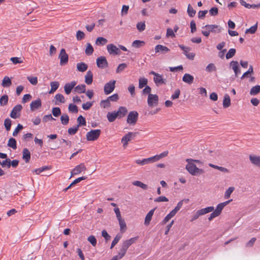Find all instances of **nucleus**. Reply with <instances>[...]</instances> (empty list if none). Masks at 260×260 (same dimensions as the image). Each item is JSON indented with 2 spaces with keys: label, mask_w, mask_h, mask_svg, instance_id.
Wrapping results in <instances>:
<instances>
[{
  "label": "nucleus",
  "mask_w": 260,
  "mask_h": 260,
  "mask_svg": "<svg viewBox=\"0 0 260 260\" xmlns=\"http://www.w3.org/2000/svg\"><path fill=\"white\" fill-rule=\"evenodd\" d=\"M51 89L49 93L50 94L54 93L58 88L59 83L58 81H53L50 83Z\"/></svg>",
  "instance_id": "obj_32"
},
{
  "label": "nucleus",
  "mask_w": 260,
  "mask_h": 260,
  "mask_svg": "<svg viewBox=\"0 0 260 260\" xmlns=\"http://www.w3.org/2000/svg\"><path fill=\"white\" fill-rule=\"evenodd\" d=\"M153 80L157 86L165 84L164 79L162 78V75L159 74L156 76L154 77Z\"/></svg>",
  "instance_id": "obj_24"
},
{
  "label": "nucleus",
  "mask_w": 260,
  "mask_h": 260,
  "mask_svg": "<svg viewBox=\"0 0 260 260\" xmlns=\"http://www.w3.org/2000/svg\"><path fill=\"white\" fill-rule=\"evenodd\" d=\"M204 30L202 31V34L205 37H209L210 32L214 34L220 33L222 28L218 25L216 24H207L202 27Z\"/></svg>",
  "instance_id": "obj_1"
},
{
  "label": "nucleus",
  "mask_w": 260,
  "mask_h": 260,
  "mask_svg": "<svg viewBox=\"0 0 260 260\" xmlns=\"http://www.w3.org/2000/svg\"><path fill=\"white\" fill-rule=\"evenodd\" d=\"M52 113L54 117H58L61 114V110L59 107H54L52 108Z\"/></svg>",
  "instance_id": "obj_53"
},
{
  "label": "nucleus",
  "mask_w": 260,
  "mask_h": 260,
  "mask_svg": "<svg viewBox=\"0 0 260 260\" xmlns=\"http://www.w3.org/2000/svg\"><path fill=\"white\" fill-rule=\"evenodd\" d=\"M145 43L143 41H141L140 40H135L132 43V47L135 48H140L144 45Z\"/></svg>",
  "instance_id": "obj_47"
},
{
  "label": "nucleus",
  "mask_w": 260,
  "mask_h": 260,
  "mask_svg": "<svg viewBox=\"0 0 260 260\" xmlns=\"http://www.w3.org/2000/svg\"><path fill=\"white\" fill-rule=\"evenodd\" d=\"M60 120L63 125H67L69 122V117L67 114H63L60 117Z\"/></svg>",
  "instance_id": "obj_44"
},
{
  "label": "nucleus",
  "mask_w": 260,
  "mask_h": 260,
  "mask_svg": "<svg viewBox=\"0 0 260 260\" xmlns=\"http://www.w3.org/2000/svg\"><path fill=\"white\" fill-rule=\"evenodd\" d=\"M120 238H121V236L118 235H117L115 237V238H114V240H113V241L111 243V245L110 247L111 249L113 248L114 247V246L117 244V243L120 240Z\"/></svg>",
  "instance_id": "obj_64"
},
{
  "label": "nucleus",
  "mask_w": 260,
  "mask_h": 260,
  "mask_svg": "<svg viewBox=\"0 0 260 260\" xmlns=\"http://www.w3.org/2000/svg\"><path fill=\"white\" fill-rule=\"evenodd\" d=\"M100 106L104 108H108L111 106L110 102L108 98L106 100H102L100 103Z\"/></svg>",
  "instance_id": "obj_45"
},
{
  "label": "nucleus",
  "mask_w": 260,
  "mask_h": 260,
  "mask_svg": "<svg viewBox=\"0 0 260 260\" xmlns=\"http://www.w3.org/2000/svg\"><path fill=\"white\" fill-rule=\"evenodd\" d=\"M69 111L73 113H77L78 112V107L76 105L70 104L69 105Z\"/></svg>",
  "instance_id": "obj_50"
},
{
  "label": "nucleus",
  "mask_w": 260,
  "mask_h": 260,
  "mask_svg": "<svg viewBox=\"0 0 260 260\" xmlns=\"http://www.w3.org/2000/svg\"><path fill=\"white\" fill-rule=\"evenodd\" d=\"M88 66L84 62H81L77 64V69L78 71L83 72L87 70Z\"/></svg>",
  "instance_id": "obj_31"
},
{
  "label": "nucleus",
  "mask_w": 260,
  "mask_h": 260,
  "mask_svg": "<svg viewBox=\"0 0 260 260\" xmlns=\"http://www.w3.org/2000/svg\"><path fill=\"white\" fill-rule=\"evenodd\" d=\"M60 59V64L61 66L67 64L69 60V56L66 52L64 49H61L58 56Z\"/></svg>",
  "instance_id": "obj_8"
},
{
  "label": "nucleus",
  "mask_w": 260,
  "mask_h": 260,
  "mask_svg": "<svg viewBox=\"0 0 260 260\" xmlns=\"http://www.w3.org/2000/svg\"><path fill=\"white\" fill-rule=\"evenodd\" d=\"M86 170V167L83 164H80L77 166L72 171L71 177L74 175L80 174L83 171Z\"/></svg>",
  "instance_id": "obj_12"
},
{
  "label": "nucleus",
  "mask_w": 260,
  "mask_h": 260,
  "mask_svg": "<svg viewBox=\"0 0 260 260\" xmlns=\"http://www.w3.org/2000/svg\"><path fill=\"white\" fill-rule=\"evenodd\" d=\"M187 12L189 17H193L196 13V11L193 9L190 4H188Z\"/></svg>",
  "instance_id": "obj_43"
},
{
  "label": "nucleus",
  "mask_w": 260,
  "mask_h": 260,
  "mask_svg": "<svg viewBox=\"0 0 260 260\" xmlns=\"http://www.w3.org/2000/svg\"><path fill=\"white\" fill-rule=\"evenodd\" d=\"M54 98L56 100L55 105H59L60 103H65L64 97L60 93L56 94Z\"/></svg>",
  "instance_id": "obj_30"
},
{
  "label": "nucleus",
  "mask_w": 260,
  "mask_h": 260,
  "mask_svg": "<svg viewBox=\"0 0 260 260\" xmlns=\"http://www.w3.org/2000/svg\"><path fill=\"white\" fill-rule=\"evenodd\" d=\"M132 184L135 186H139L145 190L147 189L148 188L147 185L142 183L140 181H135L133 182Z\"/></svg>",
  "instance_id": "obj_41"
},
{
  "label": "nucleus",
  "mask_w": 260,
  "mask_h": 260,
  "mask_svg": "<svg viewBox=\"0 0 260 260\" xmlns=\"http://www.w3.org/2000/svg\"><path fill=\"white\" fill-rule=\"evenodd\" d=\"M148 83L147 79L145 78H140L139 79V88L141 89L144 86H147Z\"/></svg>",
  "instance_id": "obj_42"
},
{
  "label": "nucleus",
  "mask_w": 260,
  "mask_h": 260,
  "mask_svg": "<svg viewBox=\"0 0 260 260\" xmlns=\"http://www.w3.org/2000/svg\"><path fill=\"white\" fill-rule=\"evenodd\" d=\"M101 133V129H92L88 132L86 134V139L89 141H94L97 140Z\"/></svg>",
  "instance_id": "obj_3"
},
{
  "label": "nucleus",
  "mask_w": 260,
  "mask_h": 260,
  "mask_svg": "<svg viewBox=\"0 0 260 260\" xmlns=\"http://www.w3.org/2000/svg\"><path fill=\"white\" fill-rule=\"evenodd\" d=\"M231 105V99L228 94H225L224 95L223 100V107L224 108H227Z\"/></svg>",
  "instance_id": "obj_27"
},
{
  "label": "nucleus",
  "mask_w": 260,
  "mask_h": 260,
  "mask_svg": "<svg viewBox=\"0 0 260 260\" xmlns=\"http://www.w3.org/2000/svg\"><path fill=\"white\" fill-rule=\"evenodd\" d=\"M85 37V34L84 32L78 30L76 33V38L78 41H81L83 40Z\"/></svg>",
  "instance_id": "obj_62"
},
{
  "label": "nucleus",
  "mask_w": 260,
  "mask_h": 260,
  "mask_svg": "<svg viewBox=\"0 0 260 260\" xmlns=\"http://www.w3.org/2000/svg\"><path fill=\"white\" fill-rule=\"evenodd\" d=\"M87 240L88 242H89L92 246H95L96 244L97 241L95 237L93 235L89 236Z\"/></svg>",
  "instance_id": "obj_60"
},
{
  "label": "nucleus",
  "mask_w": 260,
  "mask_h": 260,
  "mask_svg": "<svg viewBox=\"0 0 260 260\" xmlns=\"http://www.w3.org/2000/svg\"><path fill=\"white\" fill-rule=\"evenodd\" d=\"M236 52V50L234 48L230 49L228 52L226 54L225 57L227 59L233 57Z\"/></svg>",
  "instance_id": "obj_48"
},
{
  "label": "nucleus",
  "mask_w": 260,
  "mask_h": 260,
  "mask_svg": "<svg viewBox=\"0 0 260 260\" xmlns=\"http://www.w3.org/2000/svg\"><path fill=\"white\" fill-rule=\"evenodd\" d=\"M108 42V40L104 37H98L95 41V44L98 46H104Z\"/></svg>",
  "instance_id": "obj_35"
},
{
  "label": "nucleus",
  "mask_w": 260,
  "mask_h": 260,
  "mask_svg": "<svg viewBox=\"0 0 260 260\" xmlns=\"http://www.w3.org/2000/svg\"><path fill=\"white\" fill-rule=\"evenodd\" d=\"M168 153L169 152L168 151H166L162 152L160 154L154 155L156 161H158V160H159L160 159H161L163 157L167 156L168 154Z\"/></svg>",
  "instance_id": "obj_59"
},
{
  "label": "nucleus",
  "mask_w": 260,
  "mask_h": 260,
  "mask_svg": "<svg viewBox=\"0 0 260 260\" xmlns=\"http://www.w3.org/2000/svg\"><path fill=\"white\" fill-rule=\"evenodd\" d=\"M148 105L149 107H152L158 105V96L156 94H149L147 100Z\"/></svg>",
  "instance_id": "obj_7"
},
{
  "label": "nucleus",
  "mask_w": 260,
  "mask_h": 260,
  "mask_svg": "<svg viewBox=\"0 0 260 260\" xmlns=\"http://www.w3.org/2000/svg\"><path fill=\"white\" fill-rule=\"evenodd\" d=\"M42 106V102L40 99H38L35 101H33L30 104V110L32 111H35L41 108Z\"/></svg>",
  "instance_id": "obj_16"
},
{
  "label": "nucleus",
  "mask_w": 260,
  "mask_h": 260,
  "mask_svg": "<svg viewBox=\"0 0 260 260\" xmlns=\"http://www.w3.org/2000/svg\"><path fill=\"white\" fill-rule=\"evenodd\" d=\"M193 76L187 73L185 74L182 78V81L188 84H192L193 82Z\"/></svg>",
  "instance_id": "obj_20"
},
{
  "label": "nucleus",
  "mask_w": 260,
  "mask_h": 260,
  "mask_svg": "<svg viewBox=\"0 0 260 260\" xmlns=\"http://www.w3.org/2000/svg\"><path fill=\"white\" fill-rule=\"evenodd\" d=\"M96 65L99 68L104 69L107 67L108 63L105 56H100L96 59Z\"/></svg>",
  "instance_id": "obj_10"
},
{
  "label": "nucleus",
  "mask_w": 260,
  "mask_h": 260,
  "mask_svg": "<svg viewBox=\"0 0 260 260\" xmlns=\"http://www.w3.org/2000/svg\"><path fill=\"white\" fill-rule=\"evenodd\" d=\"M22 158L27 163L30 159V153L27 148H24L22 151Z\"/></svg>",
  "instance_id": "obj_21"
},
{
  "label": "nucleus",
  "mask_w": 260,
  "mask_h": 260,
  "mask_svg": "<svg viewBox=\"0 0 260 260\" xmlns=\"http://www.w3.org/2000/svg\"><path fill=\"white\" fill-rule=\"evenodd\" d=\"M230 66L234 71L235 76L237 77L241 73L238 62L237 61H232L230 63Z\"/></svg>",
  "instance_id": "obj_13"
},
{
  "label": "nucleus",
  "mask_w": 260,
  "mask_h": 260,
  "mask_svg": "<svg viewBox=\"0 0 260 260\" xmlns=\"http://www.w3.org/2000/svg\"><path fill=\"white\" fill-rule=\"evenodd\" d=\"M76 84L77 82L75 81H72L70 83H66L64 86V89L66 93L67 94H69Z\"/></svg>",
  "instance_id": "obj_18"
},
{
  "label": "nucleus",
  "mask_w": 260,
  "mask_h": 260,
  "mask_svg": "<svg viewBox=\"0 0 260 260\" xmlns=\"http://www.w3.org/2000/svg\"><path fill=\"white\" fill-rule=\"evenodd\" d=\"M115 80H111L105 84L104 88V92L106 95L111 93L115 87Z\"/></svg>",
  "instance_id": "obj_6"
},
{
  "label": "nucleus",
  "mask_w": 260,
  "mask_h": 260,
  "mask_svg": "<svg viewBox=\"0 0 260 260\" xmlns=\"http://www.w3.org/2000/svg\"><path fill=\"white\" fill-rule=\"evenodd\" d=\"M138 134L137 132H129L123 137L121 139V142L123 143V146L125 147L127 145L128 142L134 139Z\"/></svg>",
  "instance_id": "obj_4"
},
{
  "label": "nucleus",
  "mask_w": 260,
  "mask_h": 260,
  "mask_svg": "<svg viewBox=\"0 0 260 260\" xmlns=\"http://www.w3.org/2000/svg\"><path fill=\"white\" fill-rule=\"evenodd\" d=\"M127 112V109L125 107H120L118 110L116 112L119 118L124 117Z\"/></svg>",
  "instance_id": "obj_26"
},
{
  "label": "nucleus",
  "mask_w": 260,
  "mask_h": 260,
  "mask_svg": "<svg viewBox=\"0 0 260 260\" xmlns=\"http://www.w3.org/2000/svg\"><path fill=\"white\" fill-rule=\"evenodd\" d=\"M119 224L120 225V231H125L126 228V225L124 220L122 218L119 219L118 220Z\"/></svg>",
  "instance_id": "obj_51"
},
{
  "label": "nucleus",
  "mask_w": 260,
  "mask_h": 260,
  "mask_svg": "<svg viewBox=\"0 0 260 260\" xmlns=\"http://www.w3.org/2000/svg\"><path fill=\"white\" fill-rule=\"evenodd\" d=\"M74 91L79 93H85L86 91V86L84 84L78 85L75 87Z\"/></svg>",
  "instance_id": "obj_34"
},
{
  "label": "nucleus",
  "mask_w": 260,
  "mask_h": 260,
  "mask_svg": "<svg viewBox=\"0 0 260 260\" xmlns=\"http://www.w3.org/2000/svg\"><path fill=\"white\" fill-rule=\"evenodd\" d=\"M155 209H153L151 210L146 215L145 218L144 224L146 225H148L150 224V221L152 219V217L153 215Z\"/></svg>",
  "instance_id": "obj_25"
},
{
  "label": "nucleus",
  "mask_w": 260,
  "mask_h": 260,
  "mask_svg": "<svg viewBox=\"0 0 260 260\" xmlns=\"http://www.w3.org/2000/svg\"><path fill=\"white\" fill-rule=\"evenodd\" d=\"M137 28L139 31H142L145 29V22H138L137 24Z\"/></svg>",
  "instance_id": "obj_63"
},
{
  "label": "nucleus",
  "mask_w": 260,
  "mask_h": 260,
  "mask_svg": "<svg viewBox=\"0 0 260 260\" xmlns=\"http://www.w3.org/2000/svg\"><path fill=\"white\" fill-rule=\"evenodd\" d=\"M249 157L252 164L260 167V156L250 155Z\"/></svg>",
  "instance_id": "obj_22"
},
{
  "label": "nucleus",
  "mask_w": 260,
  "mask_h": 260,
  "mask_svg": "<svg viewBox=\"0 0 260 260\" xmlns=\"http://www.w3.org/2000/svg\"><path fill=\"white\" fill-rule=\"evenodd\" d=\"M107 49L110 54L120 55L121 53L119 49L113 44L108 45Z\"/></svg>",
  "instance_id": "obj_11"
},
{
  "label": "nucleus",
  "mask_w": 260,
  "mask_h": 260,
  "mask_svg": "<svg viewBox=\"0 0 260 260\" xmlns=\"http://www.w3.org/2000/svg\"><path fill=\"white\" fill-rule=\"evenodd\" d=\"M22 109V107L21 105H16L12 109L11 113L10 116L11 118L13 119H16L19 117L20 115V112Z\"/></svg>",
  "instance_id": "obj_9"
},
{
  "label": "nucleus",
  "mask_w": 260,
  "mask_h": 260,
  "mask_svg": "<svg viewBox=\"0 0 260 260\" xmlns=\"http://www.w3.org/2000/svg\"><path fill=\"white\" fill-rule=\"evenodd\" d=\"M232 201V200H229V201H225L223 203H220L219 204L215 210H214L218 215H220L221 213V211L223 209V208L226 206L231 201Z\"/></svg>",
  "instance_id": "obj_19"
},
{
  "label": "nucleus",
  "mask_w": 260,
  "mask_h": 260,
  "mask_svg": "<svg viewBox=\"0 0 260 260\" xmlns=\"http://www.w3.org/2000/svg\"><path fill=\"white\" fill-rule=\"evenodd\" d=\"M138 239V237L131 238L128 240L123 241L121 245L127 250L130 246H131L133 244L135 243L137 241Z\"/></svg>",
  "instance_id": "obj_15"
},
{
  "label": "nucleus",
  "mask_w": 260,
  "mask_h": 260,
  "mask_svg": "<svg viewBox=\"0 0 260 260\" xmlns=\"http://www.w3.org/2000/svg\"><path fill=\"white\" fill-rule=\"evenodd\" d=\"M117 114V113H116L115 111L113 112H108L107 115L108 121L110 122L114 121L117 118H118Z\"/></svg>",
  "instance_id": "obj_29"
},
{
  "label": "nucleus",
  "mask_w": 260,
  "mask_h": 260,
  "mask_svg": "<svg viewBox=\"0 0 260 260\" xmlns=\"http://www.w3.org/2000/svg\"><path fill=\"white\" fill-rule=\"evenodd\" d=\"M93 51L94 49L91 44L89 43H87V46L85 51V54L87 55H90L93 53Z\"/></svg>",
  "instance_id": "obj_40"
},
{
  "label": "nucleus",
  "mask_w": 260,
  "mask_h": 260,
  "mask_svg": "<svg viewBox=\"0 0 260 260\" xmlns=\"http://www.w3.org/2000/svg\"><path fill=\"white\" fill-rule=\"evenodd\" d=\"M193 159H187L186 161L188 164L186 166V169L192 175L197 176L201 175L204 173L202 169L197 168L196 165L193 162Z\"/></svg>",
  "instance_id": "obj_2"
},
{
  "label": "nucleus",
  "mask_w": 260,
  "mask_h": 260,
  "mask_svg": "<svg viewBox=\"0 0 260 260\" xmlns=\"http://www.w3.org/2000/svg\"><path fill=\"white\" fill-rule=\"evenodd\" d=\"M170 51V49L166 46L162 45H157L155 47V53H159L161 54H166Z\"/></svg>",
  "instance_id": "obj_17"
},
{
  "label": "nucleus",
  "mask_w": 260,
  "mask_h": 260,
  "mask_svg": "<svg viewBox=\"0 0 260 260\" xmlns=\"http://www.w3.org/2000/svg\"><path fill=\"white\" fill-rule=\"evenodd\" d=\"M214 208L213 206H209L203 209H201L199 210L200 212L202 214V215H205L208 213L212 212L214 210Z\"/></svg>",
  "instance_id": "obj_39"
},
{
  "label": "nucleus",
  "mask_w": 260,
  "mask_h": 260,
  "mask_svg": "<svg viewBox=\"0 0 260 260\" xmlns=\"http://www.w3.org/2000/svg\"><path fill=\"white\" fill-rule=\"evenodd\" d=\"M257 28V25L256 23L255 25L251 26V27H250L249 28L247 29L245 31V34L250 33V34H253L255 33V32L256 31Z\"/></svg>",
  "instance_id": "obj_55"
},
{
  "label": "nucleus",
  "mask_w": 260,
  "mask_h": 260,
  "mask_svg": "<svg viewBox=\"0 0 260 260\" xmlns=\"http://www.w3.org/2000/svg\"><path fill=\"white\" fill-rule=\"evenodd\" d=\"M11 120L9 118H7L5 120L4 125L7 131H10L11 126Z\"/></svg>",
  "instance_id": "obj_58"
},
{
  "label": "nucleus",
  "mask_w": 260,
  "mask_h": 260,
  "mask_svg": "<svg viewBox=\"0 0 260 260\" xmlns=\"http://www.w3.org/2000/svg\"><path fill=\"white\" fill-rule=\"evenodd\" d=\"M138 239V237L131 238L128 240L123 241L121 245L127 250L130 246H131L133 244L135 243L137 241Z\"/></svg>",
  "instance_id": "obj_14"
},
{
  "label": "nucleus",
  "mask_w": 260,
  "mask_h": 260,
  "mask_svg": "<svg viewBox=\"0 0 260 260\" xmlns=\"http://www.w3.org/2000/svg\"><path fill=\"white\" fill-rule=\"evenodd\" d=\"M127 250L124 247L121 245L118 254L120 256V257L122 258L125 255Z\"/></svg>",
  "instance_id": "obj_54"
},
{
  "label": "nucleus",
  "mask_w": 260,
  "mask_h": 260,
  "mask_svg": "<svg viewBox=\"0 0 260 260\" xmlns=\"http://www.w3.org/2000/svg\"><path fill=\"white\" fill-rule=\"evenodd\" d=\"M7 145L8 147H11L14 150L17 148L16 141L13 138H11L9 139Z\"/></svg>",
  "instance_id": "obj_36"
},
{
  "label": "nucleus",
  "mask_w": 260,
  "mask_h": 260,
  "mask_svg": "<svg viewBox=\"0 0 260 260\" xmlns=\"http://www.w3.org/2000/svg\"><path fill=\"white\" fill-rule=\"evenodd\" d=\"M189 201V200L188 199L182 200L177 204V205L175 207V208L172 210L176 213L177 212V211H178L181 208L183 203L187 204V203H188Z\"/></svg>",
  "instance_id": "obj_28"
},
{
  "label": "nucleus",
  "mask_w": 260,
  "mask_h": 260,
  "mask_svg": "<svg viewBox=\"0 0 260 260\" xmlns=\"http://www.w3.org/2000/svg\"><path fill=\"white\" fill-rule=\"evenodd\" d=\"M176 213L172 210L167 216L164 218L162 221V224H166L169 220L173 216L175 215Z\"/></svg>",
  "instance_id": "obj_38"
},
{
  "label": "nucleus",
  "mask_w": 260,
  "mask_h": 260,
  "mask_svg": "<svg viewBox=\"0 0 260 260\" xmlns=\"http://www.w3.org/2000/svg\"><path fill=\"white\" fill-rule=\"evenodd\" d=\"M138 113L137 111L130 112L127 116V122L132 125L135 124L138 120Z\"/></svg>",
  "instance_id": "obj_5"
},
{
  "label": "nucleus",
  "mask_w": 260,
  "mask_h": 260,
  "mask_svg": "<svg viewBox=\"0 0 260 260\" xmlns=\"http://www.w3.org/2000/svg\"><path fill=\"white\" fill-rule=\"evenodd\" d=\"M78 129L79 125H76L73 127H70L68 130V134L70 135H74L75 134H76V133L78 131Z\"/></svg>",
  "instance_id": "obj_49"
},
{
  "label": "nucleus",
  "mask_w": 260,
  "mask_h": 260,
  "mask_svg": "<svg viewBox=\"0 0 260 260\" xmlns=\"http://www.w3.org/2000/svg\"><path fill=\"white\" fill-rule=\"evenodd\" d=\"M127 64L125 63L119 64L116 69V73H119L121 72L127 67Z\"/></svg>",
  "instance_id": "obj_61"
},
{
  "label": "nucleus",
  "mask_w": 260,
  "mask_h": 260,
  "mask_svg": "<svg viewBox=\"0 0 260 260\" xmlns=\"http://www.w3.org/2000/svg\"><path fill=\"white\" fill-rule=\"evenodd\" d=\"M260 92V85H255L252 87L250 91V94L251 95H255Z\"/></svg>",
  "instance_id": "obj_37"
},
{
  "label": "nucleus",
  "mask_w": 260,
  "mask_h": 260,
  "mask_svg": "<svg viewBox=\"0 0 260 260\" xmlns=\"http://www.w3.org/2000/svg\"><path fill=\"white\" fill-rule=\"evenodd\" d=\"M93 81V74L91 71H87L85 77V82L88 85H90Z\"/></svg>",
  "instance_id": "obj_23"
},
{
  "label": "nucleus",
  "mask_w": 260,
  "mask_h": 260,
  "mask_svg": "<svg viewBox=\"0 0 260 260\" xmlns=\"http://www.w3.org/2000/svg\"><path fill=\"white\" fill-rule=\"evenodd\" d=\"M77 122L79 127L81 125H86V120L84 117H83L82 115H80L77 118Z\"/></svg>",
  "instance_id": "obj_52"
},
{
  "label": "nucleus",
  "mask_w": 260,
  "mask_h": 260,
  "mask_svg": "<svg viewBox=\"0 0 260 260\" xmlns=\"http://www.w3.org/2000/svg\"><path fill=\"white\" fill-rule=\"evenodd\" d=\"M209 166L213 168L217 169L222 172H228V170L227 169L222 167H219V166H216V165H213L212 164H210Z\"/></svg>",
  "instance_id": "obj_56"
},
{
  "label": "nucleus",
  "mask_w": 260,
  "mask_h": 260,
  "mask_svg": "<svg viewBox=\"0 0 260 260\" xmlns=\"http://www.w3.org/2000/svg\"><path fill=\"white\" fill-rule=\"evenodd\" d=\"M9 98L7 95H3L0 98V105L5 106L8 104Z\"/></svg>",
  "instance_id": "obj_46"
},
{
  "label": "nucleus",
  "mask_w": 260,
  "mask_h": 260,
  "mask_svg": "<svg viewBox=\"0 0 260 260\" xmlns=\"http://www.w3.org/2000/svg\"><path fill=\"white\" fill-rule=\"evenodd\" d=\"M12 81L11 79L8 76H5L3 80L2 85L4 87H10Z\"/></svg>",
  "instance_id": "obj_33"
},
{
  "label": "nucleus",
  "mask_w": 260,
  "mask_h": 260,
  "mask_svg": "<svg viewBox=\"0 0 260 260\" xmlns=\"http://www.w3.org/2000/svg\"><path fill=\"white\" fill-rule=\"evenodd\" d=\"M216 70V68L215 66L213 63H209L206 68V71L208 72H212L213 71H215Z\"/></svg>",
  "instance_id": "obj_57"
}]
</instances>
